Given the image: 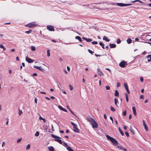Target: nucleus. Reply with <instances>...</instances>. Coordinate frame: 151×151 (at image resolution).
<instances>
[{
    "mask_svg": "<svg viewBox=\"0 0 151 151\" xmlns=\"http://www.w3.org/2000/svg\"><path fill=\"white\" fill-rule=\"evenodd\" d=\"M87 120L91 123L93 128H98V124L94 119L88 117L87 118Z\"/></svg>",
    "mask_w": 151,
    "mask_h": 151,
    "instance_id": "f257e3e1",
    "label": "nucleus"
},
{
    "mask_svg": "<svg viewBox=\"0 0 151 151\" xmlns=\"http://www.w3.org/2000/svg\"><path fill=\"white\" fill-rule=\"evenodd\" d=\"M106 138L113 144L115 145H116L118 144L117 141L114 139L112 137L108 135H106Z\"/></svg>",
    "mask_w": 151,
    "mask_h": 151,
    "instance_id": "f03ea898",
    "label": "nucleus"
},
{
    "mask_svg": "<svg viewBox=\"0 0 151 151\" xmlns=\"http://www.w3.org/2000/svg\"><path fill=\"white\" fill-rule=\"evenodd\" d=\"M51 137L54 138H55L54 139V140L55 141L58 142L60 144H63V142L62 141V140L60 139H58L59 138H60V137H58V136L55 135L53 134L52 135Z\"/></svg>",
    "mask_w": 151,
    "mask_h": 151,
    "instance_id": "7ed1b4c3",
    "label": "nucleus"
},
{
    "mask_svg": "<svg viewBox=\"0 0 151 151\" xmlns=\"http://www.w3.org/2000/svg\"><path fill=\"white\" fill-rule=\"evenodd\" d=\"M26 27H28L29 28H31L33 27H35L37 26V25L35 24V22H32L28 24L25 25Z\"/></svg>",
    "mask_w": 151,
    "mask_h": 151,
    "instance_id": "20e7f679",
    "label": "nucleus"
},
{
    "mask_svg": "<svg viewBox=\"0 0 151 151\" xmlns=\"http://www.w3.org/2000/svg\"><path fill=\"white\" fill-rule=\"evenodd\" d=\"M71 124L73 126V128L74 129V131L79 133V130L78 128L77 125L73 122H71Z\"/></svg>",
    "mask_w": 151,
    "mask_h": 151,
    "instance_id": "39448f33",
    "label": "nucleus"
},
{
    "mask_svg": "<svg viewBox=\"0 0 151 151\" xmlns=\"http://www.w3.org/2000/svg\"><path fill=\"white\" fill-rule=\"evenodd\" d=\"M117 4L118 6H125L131 5L132 4H126L122 3H117Z\"/></svg>",
    "mask_w": 151,
    "mask_h": 151,
    "instance_id": "423d86ee",
    "label": "nucleus"
},
{
    "mask_svg": "<svg viewBox=\"0 0 151 151\" xmlns=\"http://www.w3.org/2000/svg\"><path fill=\"white\" fill-rule=\"evenodd\" d=\"M47 29L49 31H54L55 29L54 27L51 25H48L47 27Z\"/></svg>",
    "mask_w": 151,
    "mask_h": 151,
    "instance_id": "0eeeda50",
    "label": "nucleus"
},
{
    "mask_svg": "<svg viewBox=\"0 0 151 151\" xmlns=\"http://www.w3.org/2000/svg\"><path fill=\"white\" fill-rule=\"evenodd\" d=\"M126 63L125 62L122 61L119 63V65L122 68H124L126 66Z\"/></svg>",
    "mask_w": 151,
    "mask_h": 151,
    "instance_id": "6e6552de",
    "label": "nucleus"
},
{
    "mask_svg": "<svg viewBox=\"0 0 151 151\" xmlns=\"http://www.w3.org/2000/svg\"><path fill=\"white\" fill-rule=\"evenodd\" d=\"M117 147L119 150H122L124 151H127V149L124 148L123 147H122V145L120 146H117Z\"/></svg>",
    "mask_w": 151,
    "mask_h": 151,
    "instance_id": "1a4fd4ad",
    "label": "nucleus"
},
{
    "mask_svg": "<svg viewBox=\"0 0 151 151\" xmlns=\"http://www.w3.org/2000/svg\"><path fill=\"white\" fill-rule=\"evenodd\" d=\"M26 60L28 63H31L33 62V61L30 58H28V57H26Z\"/></svg>",
    "mask_w": 151,
    "mask_h": 151,
    "instance_id": "9d476101",
    "label": "nucleus"
},
{
    "mask_svg": "<svg viewBox=\"0 0 151 151\" xmlns=\"http://www.w3.org/2000/svg\"><path fill=\"white\" fill-rule=\"evenodd\" d=\"M34 67L35 68L41 71H43V69L41 67L35 66Z\"/></svg>",
    "mask_w": 151,
    "mask_h": 151,
    "instance_id": "9b49d317",
    "label": "nucleus"
},
{
    "mask_svg": "<svg viewBox=\"0 0 151 151\" xmlns=\"http://www.w3.org/2000/svg\"><path fill=\"white\" fill-rule=\"evenodd\" d=\"M132 109L133 111L134 114L135 116H136L137 115V113L136 112L135 107L134 106H133L132 107Z\"/></svg>",
    "mask_w": 151,
    "mask_h": 151,
    "instance_id": "f8f14e48",
    "label": "nucleus"
},
{
    "mask_svg": "<svg viewBox=\"0 0 151 151\" xmlns=\"http://www.w3.org/2000/svg\"><path fill=\"white\" fill-rule=\"evenodd\" d=\"M109 46L111 48H115L116 47V45L114 44H110Z\"/></svg>",
    "mask_w": 151,
    "mask_h": 151,
    "instance_id": "ddd939ff",
    "label": "nucleus"
},
{
    "mask_svg": "<svg viewBox=\"0 0 151 151\" xmlns=\"http://www.w3.org/2000/svg\"><path fill=\"white\" fill-rule=\"evenodd\" d=\"M58 108L60 110L64 111L65 112H67V110L63 108L61 106H58Z\"/></svg>",
    "mask_w": 151,
    "mask_h": 151,
    "instance_id": "4468645a",
    "label": "nucleus"
},
{
    "mask_svg": "<svg viewBox=\"0 0 151 151\" xmlns=\"http://www.w3.org/2000/svg\"><path fill=\"white\" fill-rule=\"evenodd\" d=\"M48 149L50 151H55L54 148L52 146L48 147Z\"/></svg>",
    "mask_w": 151,
    "mask_h": 151,
    "instance_id": "2eb2a0df",
    "label": "nucleus"
},
{
    "mask_svg": "<svg viewBox=\"0 0 151 151\" xmlns=\"http://www.w3.org/2000/svg\"><path fill=\"white\" fill-rule=\"evenodd\" d=\"M143 126L145 127V129L146 130V131H148V128L146 124H145V122L144 121H143Z\"/></svg>",
    "mask_w": 151,
    "mask_h": 151,
    "instance_id": "dca6fc26",
    "label": "nucleus"
},
{
    "mask_svg": "<svg viewBox=\"0 0 151 151\" xmlns=\"http://www.w3.org/2000/svg\"><path fill=\"white\" fill-rule=\"evenodd\" d=\"M98 70V74L100 76H103L104 75L103 73L101 71H100L99 69Z\"/></svg>",
    "mask_w": 151,
    "mask_h": 151,
    "instance_id": "f3484780",
    "label": "nucleus"
},
{
    "mask_svg": "<svg viewBox=\"0 0 151 151\" xmlns=\"http://www.w3.org/2000/svg\"><path fill=\"white\" fill-rule=\"evenodd\" d=\"M67 149L69 151H74L69 146L66 147Z\"/></svg>",
    "mask_w": 151,
    "mask_h": 151,
    "instance_id": "a211bd4d",
    "label": "nucleus"
},
{
    "mask_svg": "<svg viewBox=\"0 0 151 151\" xmlns=\"http://www.w3.org/2000/svg\"><path fill=\"white\" fill-rule=\"evenodd\" d=\"M75 38L76 39L78 40L80 42H81L82 41V40L81 37L79 36H76L75 37Z\"/></svg>",
    "mask_w": 151,
    "mask_h": 151,
    "instance_id": "6ab92c4d",
    "label": "nucleus"
},
{
    "mask_svg": "<svg viewBox=\"0 0 151 151\" xmlns=\"http://www.w3.org/2000/svg\"><path fill=\"white\" fill-rule=\"evenodd\" d=\"M103 40L107 42H109L110 41V40L108 39L107 37L106 36H104L103 37Z\"/></svg>",
    "mask_w": 151,
    "mask_h": 151,
    "instance_id": "aec40b11",
    "label": "nucleus"
},
{
    "mask_svg": "<svg viewBox=\"0 0 151 151\" xmlns=\"http://www.w3.org/2000/svg\"><path fill=\"white\" fill-rule=\"evenodd\" d=\"M114 95H115V96H117V97H118L119 96V92H118V91L116 90H115V93Z\"/></svg>",
    "mask_w": 151,
    "mask_h": 151,
    "instance_id": "412c9836",
    "label": "nucleus"
},
{
    "mask_svg": "<svg viewBox=\"0 0 151 151\" xmlns=\"http://www.w3.org/2000/svg\"><path fill=\"white\" fill-rule=\"evenodd\" d=\"M0 47L1 48L3 49L4 51H5L6 50V48L2 45H0Z\"/></svg>",
    "mask_w": 151,
    "mask_h": 151,
    "instance_id": "4be33fe9",
    "label": "nucleus"
},
{
    "mask_svg": "<svg viewBox=\"0 0 151 151\" xmlns=\"http://www.w3.org/2000/svg\"><path fill=\"white\" fill-rule=\"evenodd\" d=\"M99 44L101 46L102 48L103 49H105L104 48V44H103L102 42H100L99 43Z\"/></svg>",
    "mask_w": 151,
    "mask_h": 151,
    "instance_id": "5701e85b",
    "label": "nucleus"
},
{
    "mask_svg": "<svg viewBox=\"0 0 151 151\" xmlns=\"http://www.w3.org/2000/svg\"><path fill=\"white\" fill-rule=\"evenodd\" d=\"M132 40L129 38L127 39V41L128 44H130L132 42Z\"/></svg>",
    "mask_w": 151,
    "mask_h": 151,
    "instance_id": "b1692460",
    "label": "nucleus"
},
{
    "mask_svg": "<svg viewBox=\"0 0 151 151\" xmlns=\"http://www.w3.org/2000/svg\"><path fill=\"white\" fill-rule=\"evenodd\" d=\"M114 102H115V105L116 106H118V105H117V103H118V101L117 99L116 98H115L114 99Z\"/></svg>",
    "mask_w": 151,
    "mask_h": 151,
    "instance_id": "393cba45",
    "label": "nucleus"
},
{
    "mask_svg": "<svg viewBox=\"0 0 151 151\" xmlns=\"http://www.w3.org/2000/svg\"><path fill=\"white\" fill-rule=\"evenodd\" d=\"M116 42L118 44H119L121 43V41L119 38H118L117 39Z\"/></svg>",
    "mask_w": 151,
    "mask_h": 151,
    "instance_id": "a878e982",
    "label": "nucleus"
},
{
    "mask_svg": "<svg viewBox=\"0 0 151 151\" xmlns=\"http://www.w3.org/2000/svg\"><path fill=\"white\" fill-rule=\"evenodd\" d=\"M47 56L49 57L50 56V50H47Z\"/></svg>",
    "mask_w": 151,
    "mask_h": 151,
    "instance_id": "bb28decb",
    "label": "nucleus"
},
{
    "mask_svg": "<svg viewBox=\"0 0 151 151\" xmlns=\"http://www.w3.org/2000/svg\"><path fill=\"white\" fill-rule=\"evenodd\" d=\"M40 119V120H43L44 122H46V120L45 119L43 118L41 116H40L39 117Z\"/></svg>",
    "mask_w": 151,
    "mask_h": 151,
    "instance_id": "cd10ccee",
    "label": "nucleus"
},
{
    "mask_svg": "<svg viewBox=\"0 0 151 151\" xmlns=\"http://www.w3.org/2000/svg\"><path fill=\"white\" fill-rule=\"evenodd\" d=\"M119 130L120 133H121V135H122V136L124 135V133L122 131V130L120 129V128H119Z\"/></svg>",
    "mask_w": 151,
    "mask_h": 151,
    "instance_id": "c85d7f7f",
    "label": "nucleus"
},
{
    "mask_svg": "<svg viewBox=\"0 0 151 151\" xmlns=\"http://www.w3.org/2000/svg\"><path fill=\"white\" fill-rule=\"evenodd\" d=\"M32 31V30H31V29H30L29 30V31H25V33H27V34H29Z\"/></svg>",
    "mask_w": 151,
    "mask_h": 151,
    "instance_id": "c756f323",
    "label": "nucleus"
},
{
    "mask_svg": "<svg viewBox=\"0 0 151 151\" xmlns=\"http://www.w3.org/2000/svg\"><path fill=\"white\" fill-rule=\"evenodd\" d=\"M39 132L38 131H37L35 134V136L36 137H38L39 136Z\"/></svg>",
    "mask_w": 151,
    "mask_h": 151,
    "instance_id": "7c9ffc66",
    "label": "nucleus"
},
{
    "mask_svg": "<svg viewBox=\"0 0 151 151\" xmlns=\"http://www.w3.org/2000/svg\"><path fill=\"white\" fill-rule=\"evenodd\" d=\"M137 1L139 2L140 3H142V1L140 0H135V1H132V3H134V2H137Z\"/></svg>",
    "mask_w": 151,
    "mask_h": 151,
    "instance_id": "2f4dec72",
    "label": "nucleus"
},
{
    "mask_svg": "<svg viewBox=\"0 0 151 151\" xmlns=\"http://www.w3.org/2000/svg\"><path fill=\"white\" fill-rule=\"evenodd\" d=\"M86 41L87 42H90L92 41V39L90 38H87Z\"/></svg>",
    "mask_w": 151,
    "mask_h": 151,
    "instance_id": "473e14b6",
    "label": "nucleus"
},
{
    "mask_svg": "<svg viewBox=\"0 0 151 151\" xmlns=\"http://www.w3.org/2000/svg\"><path fill=\"white\" fill-rule=\"evenodd\" d=\"M124 85L125 89L128 88V85L127 83H124Z\"/></svg>",
    "mask_w": 151,
    "mask_h": 151,
    "instance_id": "72a5a7b5",
    "label": "nucleus"
},
{
    "mask_svg": "<svg viewBox=\"0 0 151 151\" xmlns=\"http://www.w3.org/2000/svg\"><path fill=\"white\" fill-rule=\"evenodd\" d=\"M31 50L33 51H35L36 50L35 47L33 46H31Z\"/></svg>",
    "mask_w": 151,
    "mask_h": 151,
    "instance_id": "f704fd0d",
    "label": "nucleus"
},
{
    "mask_svg": "<svg viewBox=\"0 0 151 151\" xmlns=\"http://www.w3.org/2000/svg\"><path fill=\"white\" fill-rule=\"evenodd\" d=\"M111 110L113 112H114L115 111V109L112 106L111 107Z\"/></svg>",
    "mask_w": 151,
    "mask_h": 151,
    "instance_id": "c9c22d12",
    "label": "nucleus"
},
{
    "mask_svg": "<svg viewBox=\"0 0 151 151\" xmlns=\"http://www.w3.org/2000/svg\"><path fill=\"white\" fill-rule=\"evenodd\" d=\"M63 145L64 146L67 147L68 146L67 144L65 142H63Z\"/></svg>",
    "mask_w": 151,
    "mask_h": 151,
    "instance_id": "e433bc0d",
    "label": "nucleus"
},
{
    "mask_svg": "<svg viewBox=\"0 0 151 151\" xmlns=\"http://www.w3.org/2000/svg\"><path fill=\"white\" fill-rule=\"evenodd\" d=\"M127 114V111L125 110L124 111L123 113V114L124 116H126Z\"/></svg>",
    "mask_w": 151,
    "mask_h": 151,
    "instance_id": "4c0bfd02",
    "label": "nucleus"
},
{
    "mask_svg": "<svg viewBox=\"0 0 151 151\" xmlns=\"http://www.w3.org/2000/svg\"><path fill=\"white\" fill-rule=\"evenodd\" d=\"M30 144H28L27 147L26 149L27 150H29L30 149Z\"/></svg>",
    "mask_w": 151,
    "mask_h": 151,
    "instance_id": "58836bf2",
    "label": "nucleus"
},
{
    "mask_svg": "<svg viewBox=\"0 0 151 151\" xmlns=\"http://www.w3.org/2000/svg\"><path fill=\"white\" fill-rule=\"evenodd\" d=\"M93 4H91L90 5L89 4V6H90V7H89L90 8H94V6H93Z\"/></svg>",
    "mask_w": 151,
    "mask_h": 151,
    "instance_id": "ea45409f",
    "label": "nucleus"
},
{
    "mask_svg": "<svg viewBox=\"0 0 151 151\" xmlns=\"http://www.w3.org/2000/svg\"><path fill=\"white\" fill-rule=\"evenodd\" d=\"M88 51L89 53H91L92 55L93 54V52L89 49L88 50Z\"/></svg>",
    "mask_w": 151,
    "mask_h": 151,
    "instance_id": "a19ab883",
    "label": "nucleus"
},
{
    "mask_svg": "<svg viewBox=\"0 0 151 151\" xmlns=\"http://www.w3.org/2000/svg\"><path fill=\"white\" fill-rule=\"evenodd\" d=\"M69 88L70 90L72 91L73 89V88L72 86L70 85H69Z\"/></svg>",
    "mask_w": 151,
    "mask_h": 151,
    "instance_id": "79ce46f5",
    "label": "nucleus"
},
{
    "mask_svg": "<svg viewBox=\"0 0 151 151\" xmlns=\"http://www.w3.org/2000/svg\"><path fill=\"white\" fill-rule=\"evenodd\" d=\"M91 43L94 45V44H98V42L97 41H94L91 42Z\"/></svg>",
    "mask_w": 151,
    "mask_h": 151,
    "instance_id": "37998d69",
    "label": "nucleus"
},
{
    "mask_svg": "<svg viewBox=\"0 0 151 151\" xmlns=\"http://www.w3.org/2000/svg\"><path fill=\"white\" fill-rule=\"evenodd\" d=\"M22 114V110H19V114L20 116Z\"/></svg>",
    "mask_w": 151,
    "mask_h": 151,
    "instance_id": "c03bdc74",
    "label": "nucleus"
},
{
    "mask_svg": "<svg viewBox=\"0 0 151 151\" xmlns=\"http://www.w3.org/2000/svg\"><path fill=\"white\" fill-rule=\"evenodd\" d=\"M130 131H131L132 133L133 134H135V132H134V130L132 129H130Z\"/></svg>",
    "mask_w": 151,
    "mask_h": 151,
    "instance_id": "a18cd8bd",
    "label": "nucleus"
},
{
    "mask_svg": "<svg viewBox=\"0 0 151 151\" xmlns=\"http://www.w3.org/2000/svg\"><path fill=\"white\" fill-rule=\"evenodd\" d=\"M69 109L70 110V112L72 114H73L74 116H76V115L74 114V113L70 109Z\"/></svg>",
    "mask_w": 151,
    "mask_h": 151,
    "instance_id": "49530a36",
    "label": "nucleus"
},
{
    "mask_svg": "<svg viewBox=\"0 0 151 151\" xmlns=\"http://www.w3.org/2000/svg\"><path fill=\"white\" fill-rule=\"evenodd\" d=\"M126 90L128 93V94H130V92L129 91V90L128 88H127L126 89Z\"/></svg>",
    "mask_w": 151,
    "mask_h": 151,
    "instance_id": "de8ad7c7",
    "label": "nucleus"
},
{
    "mask_svg": "<svg viewBox=\"0 0 151 151\" xmlns=\"http://www.w3.org/2000/svg\"><path fill=\"white\" fill-rule=\"evenodd\" d=\"M21 140H22V139H21V138L18 139L17 140V143H18L19 142H20L21 141Z\"/></svg>",
    "mask_w": 151,
    "mask_h": 151,
    "instance_id": "09e8293b",
    "label": "nucleus"
},
{
    "mask_svg": "<svg viewBox=\"0 0 151 151\" xmlns=\"http://www.w3.org/2000/svg\"><path fill=\"white\" fill-rule=\"evenodd\" d=\"M106 88L107 90H109L110 88V87L109 86H106Z\"/></svg>",
    "mask_w": 151,
    "mask_h": 151,
    "instance_id": "8fccbe9b",
    "label": "nucleus"
},
{
    "mask_svg": "<svg viewBox=\"0 0 151 151\" xmlns=\"http://www.w3.org/2000/svg\"><path fill=\"white\" fill-rule=\"evenodd\" d=\"M116 85H117V87H119L120 86V83H119L117 82V83Z\"/></svg>",
    "mask_w": 151,
    "mask_h": 151,
    "instance_id": "3c124183",
    "label": "nucleus"
},
{
    "mask_svg": "<svg viewBox=\"0 0 151 151\" xmlns=\"http://www.w3.org/2000/svg\"><path fill=\"white\" fill-rule=\"evenodd\" d=\"M125 134H126V136L127 137H129V134L127 132H125Z\"/></svg>",
    "mask_w": 151,
    "mask_h": 151,
    "instance_id": "603ef678",
    "label": "nucleus"
},
{
    "mask_svg": "<svg viewBox=\"0 0 151 151\" xmlns=\"http://www.w3.org/2000/svg\"><path fill=\"white\" fill-rule=\"evenodd\" d=\"M110 119L112 121V123L113 124V119L112 117V116H110Z\"/></svg>",
    "mask_w": 151,
    "mask_h": 151,
    "instance_id": "864d4df0",
    "label": "nucleus"
},
{
    "mask_svg": "<svg viewBox=\"0 0 151 151\" xmlns=\"http://www.w3.org/2000/svg\"><path fill=\"white\" fill-rule=\"evenodd\" d=\"M140 81L142 82L143 81V77L140 78Z\"/></svg>",
    "mask_w": 151,
    "mask_h": 151,
    "instance_id": "5fc2aeb1",
    "label": "nucleus"
},
{
    "mask_svg": "<svg viewBox=\"0 0 151 151\" xmlns=\"http://www.w3.org/2000/svg\"><path fill=\"white\" fill-rule=\"evenodd\" d=\"M144 96L143 95H140V99H143L144 98Z\"/></svg>",
    "mask_w": 151,
    "mask_h": 151,
    "instance_id": "6e6d98bb",
    "label": "nucleus"
},
{
    "mask_svg": "<svg viewBox=\"0 0 151 151\" xmlns=\"http://www.w3.org/2000/svg\"><path fill=\"white\" fill-rule=\"evenodd\" d=\"M125 98H128L129 96L127 93H125Z\"/></svg>",
    "mask_w": 151,
    "mask_h": 151,
    "instance_id": "4d7b16f0",
    "label": "nucleus"
},
{
    "mask_svg": "<svg viewBox=\"0 0 151 151\" xmlns=\"http://www.w3.org/2000/svg\"><path fill=\"white\" fill-rule=\"evenodd\" d=\"M104 118L105 119H107L106 116L105 114H104Z\"/></svg>",
    "mask_w": 151,
    "mask_h": 151,
    "instance_id": "13d9d810",
    "label": "nucleus"
},
{
    "mask_svg": "<svg viewBox=\"0 0 151 151\" xmlns=\"http://www.w3.org/2000/svg\"><path fill=\"white\" fill-rule=\"evenodd\" d=\"M132 116L131 114H130L129 116V119H131L132 118Z\"/></svg>",
    "mask_w": 151,
    "mask_h": 151,
    "instance_id": "bf43d9fd",
    "label": "nucleus"
},
{
    "mask_svg": "<svg viewBox=\"0 0 151 151\" xmlns=\"http://www.w3.org/2000/svg\"><path fill=\"white\" fill-rule=\"evenodd\" d=\"M124 129L126 130L127 129V126H124Z\"/></svg>",
    "mask_w": 151,
    "mask_h": 151,
    "instance_id": "052dcab7",
    "label": "nucleus"
},
{
    "mask_svg": "<svg viewBox=\"0 0 151 151\" xmlns=\"http://www.w3.org/2000/svg\"><path fill=\"white\" fill-rule=\"evenodd\" d=\"M50 98L52 99H55V98L53 96H51L50 97Z\"/></svg>",
    "mask_w": 151,
    "mask_h": 151,
    "instance_id": "680f3d73",
    "label": "nucleus"
},
{
    "mask_svg": "<svg viewBox=\"0 0 151 151\" xmlns=\"http://www.w3.org/2000/svg\"><path fill=\"white\" fill-rule=\"evenodd\" d=\"M146 52L145 51H144L142 53V54L143 55H145L146 54Z\"/></svg>",
    "mask_w": 151,
    "mask_h": 151,
    "instance_id": "e2e57ef3",
    "label": "nucleus"
},
{
    "mask_svg": "<svg viewBox=\"0 0 151 151\" xmlns=\"http://www.w3.org/2000/svg\"><path fill=\"white\" fill-rule=\"evenodd\" d=\"M16 59L17 61H19V58L18 57H16Z\"/></svg>",
    "mask_w": 151,
    "mask_h": 151,
    "instance_id": "0e129e2a",
    "label": "nucleus"
},
{
    "mask_svg": "<svg viewBox=\"0 0 151 151\" xmlns=\"http://www.w3.org/2000/svg\"><path fill=\"white\" fill-rule=\"evenodd\" d=\"M67 68L68 70V71H70V67L69 66H67Z\"/></svg>",
    "mask_w": 151,
    "mask_h": 151,
    "instance_id": "69168bd1",
    "label": "nucleus"
},
{
    "mask_svg": "<svg viewBox=\"0 0 151 151\" xmlns=\"http://www.w3.org/2000/svg\"><path fill=\"white\" fill-rule=\"evenodd\" d=\"M151 57V55H147L146 58H149V57Z\"/></svg>",
    "mask_w": 151,
    "mask_h": 151,
    "instance_id": "338daca9",
    "label": "nucleus"
},
{
    "mask_svg": "<svg viewBox=\"0 0 151 151\" xmlns=\"http://www.w3.org/2000/svg\"><path fill=\"white\" fill-rule=\"evenodd\" d=\"M139 39L137 38H136L135 39V41H139Z\"/></svg>",
    "mask_w": 151,
    "mask_h": 151,
    "instance_id": "774afa93",
    "label": "nucleus"
}]
</instances>
